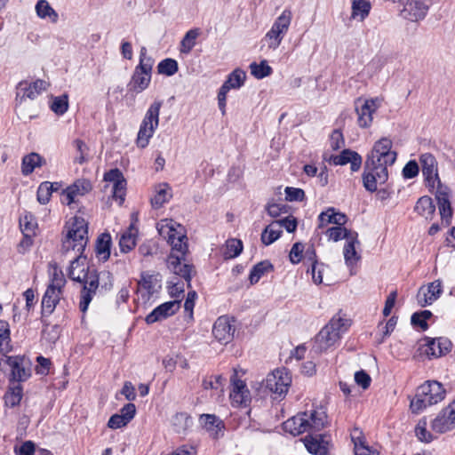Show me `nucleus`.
I'll list each match as a JSON object with an SVG mask.
<instances>
[{"mask_svg": "<svg viewBox=\"0 0 455 455\" xmlns=\"http://www.w3.org/2000/svg\"><path fill=\"white\" fill-rule=\"evenodd\" d=\"M431 428L436 433H445L455 428V421L448 413L447 408H443L439 414L433 419Z\"/></svg>", "mask_w": 455, "mask_h": 455, "instance_id": "7c9ffc66", "label": "nucleus"}, {"mask_svg": "<svg viewBox=\"0 0 455 455\" xmlns=\"http://www.w3.org/2000/svg\"><path fill=\"white\" fill-rule=\"evenodd\" d=\"M332 162L335 165H345L349 163L351 171L356 172L362 165V156L355 151L344 149L339 156H333Z\"/></svg>", "mask_w": 455, "mask_h": 455, "instance_id": "c85d7f7f", "label": "nucleus"}, {"mask_svg": "<svg viewBox=\"0 0 455 455\" xmlns=\"http://www.w3.org/2000/svg\"><path fill=\"white\" fill-rule=\"evenodd\" d=\"M178 62L173 59H164L157 65L159 74L168 76H173L178 71Z\"/></svg>", "mask_w": 455, "mask_h": 455, "instance_id": "3c124183", "label": "nucleus"}, {"mask_svg": "<svg viewBox=\"0 0 455 455\" xmlns=\"http://www.w3.org/2000/svg\"><path fill=\"white\" fill-rule=\"evenodd\" d=\"M351 235L352 236L347 237L343 249L345 262L348 267H353L361 259V256L356 251V246L360 244L358 240V234L355 233Z\"/></svg>", "mask_w": 455, "mask_h": 455, "instance_id": "cd10ccee", "label": "nucleus"}, {"mask_svg": "<svg viewBox=\"0 0 455 455\" xmlns=\"http://www.w3.org/2000/svg\"><path fill=\"white\" fill-rule=\"evenodd\" d=\"M48 83L42 79L34 82L20 81L16 86L15 106H20L26 100H35L47 90Z\"/></svg>", "mask_w": 455, "mask_h": 455, "instance_id": "4468645a", "label": "nucleus"}, {"mask_svg": "<svg viewBox=\"0 0 455 455\" xmlns=\"http://www.w3.org/2000/svg\"><path fill=\"white\" fill-rule=\"evenodd\" d=\"M435 199L439 209V213L443 222L449 226L452 218V208L449 200V188L444 186L436 189Z\"/></svg>", "mask_w": 455, "mask_h": 455, "instance_id": "393cba45", "label": "nucleus"}, {"mask_svg": "<svg viewBox=\"0 0 455 455\" xmlns=\"http://www.w3.org/2000/svg\"><path fill=\"white\" fill-rule=\"evenodd\" d=\"M292 20L291 11L284 9L275 20L270 29L264 36L267 45L271 50H276L287 34Z\"/></svg>", "mask_w": 455, "mask_h": 455, "instance_id": "1a4fd4ad", "label": "nucleus"}, {"mask_svg": "<svg viewBox=\"0 0 455 455\" xmlns=\"http://www.w3.org/2000/svg\"><path fill=\"white\" fill-rule=\"evenodd\" d=\"M356 432L357 430L355 429L354 434H352L355 455H379V452L376 450H372L369 446L365 445L363 438L355 435Z\"/></svg>", "mask_w": 455, "mask_h": 455, "instance_id": "49530a36", "label": "nucleus"}, {"mask_svg": "<svg viewBox=\"0 0 455 455\" xmlns=\"http://www.w3.org/2000/svg\"><path fill=\"white\" fill-rule=\"evenodd\" d=\"M187 236L184 234L178 233L172 228L168 233V242L172 245V252L167 258V267L176 275L186 280L189 284L193 267L186 263L185 256L188 252Z\"/></svg>", "mask_w": 455, "mask_h": 455, "instance_id": "f03ea898", "label": "nucleus"}, {"mask_svg": "<svg viewBox=\"0 0 455 455\" xmlns=\"http://www.w3.org/2000/svg\"><path fill=\"white\" fill-rule=\"evenodd\" d=\"M180 302L172 300L164 302L153 309L145 318L148 324H153L174 315L180 310Z\"/></svg>", "mask_w": 455, "mask_h": 455, "instance_id": "412c9836", "label": "nucleus"}, {"mask_svg": "<svg viewBox=\"0 0 455 455\" xmlns=\"http://www.w3.org/2000/svg\"><path fill=\"white\" fill-rule=\"evenodd\" d=\"M128 423L129 421L127 419H124L122 415L116 413L109 418L108 427L111 429H117L125 427Z\"/></svg>", "mask_w": 455, "mask_h": 455, "instance_id": "69168bd1", "label": "nucleus"}, {"mask_svg": "<svg viewBox=\"0 0 455 455\" xmlns=\"http://www.w3.org/2000/svg\"><path fill=\"white\" fill-rule=\"evenodd\" d=\"M356 233L355 231L347 230L345 228H342L339 225H337L336 227H332L327 229L326 235L330 240H332L334 242H338L341 239L347 240L348 236H351L350 235Z\"/></svg>", "mask_w": 455, "mask_h": 455, "instance_id": "8fccbe9b", "label": "nucleus"}, {"mask_svg": "<svg viewBox=\"0 0 455 455\" xmlns=\"http://www.w3.org/2000/svg\"><path fill=\"white\" fill-rule=\"evenodd\" d=\"M36 227V223L31 218L28 220V216H25L24 219L20 220V229L24 236L28 240L35 235Z\"/></svg>", "mask_w": 455, "mask_h": 455, "instance_id": "4d7b16f0", "label": "nucleus"}, {"mask_svg": "<svg viewBox=\"0 0 455 455\" xmlns=\"http://www.w3.org/2000/svg\"><path fill=\"white\" fill-rule=\"evenodd\" d=\"M231 383L232 390L229 397L232 405L235 407L246 406L251 401V396L245 382L238 379L236 373H235L231 378Z\"/></svg>", "mask_w": 455, "mask_h": 455, "instance_id": "4be33fe9", "label": "nucleus"}, {"mask_svg": "<svg viewBox=\"0 0 455 455\" xmlns=\"http://www.w3.org/2000/svg\"><path fill=\"white\" fill-rule=\"evenodd\" d=\"M446 395L443 384L437 380H427L416 390L410 407L414 413H419L428 406L442 402Z\"/></svg>", "mask_w": 455, "mask_h": 455, "instance_id": "39448f33", "label": "nucleus"}, {"mask_svg": "<svg viewBox=\"0 0 455 455\" xmlns=\"http://www.w3.org/2000/svg\"><path fill=\"white\" fill-rule=\"evenodd\" d=\"M327 415L324 411L313 410L310 412L298 413L283 422L285 432L296 436L306 432H318L326 424Z\"/></svg>", "mask_w": 455, "mask_h": 455, "instance_id": "20e7f679", "label": "nucleus"}, {"mask_svg": "<svg viewBox=\"0 0 455 455\" xmlns=\"http://www.w3.org/2000/svg\"><path fill=\"white\" fill-rule=\"evenodd\" d=\"M272 269L273 265L267 260L260 261L256 264L250 272L249 280L251 284L258 283L265 273Z\"/></svg>", "mask_w": 455, "mask_h": 455, "instance_id": "c03bdc74", "label": "nucleus"}, {"mask_svg": "<svg viewBox=\"0 0 455 455\" xmlns=\"http://www.w3.org/2000/svg\"><path fill=\"white\" fill-rule=\"evenodd\" d=\"M52 186L50 185L49 181L42 182L38 188L36 193L37 201L41 204H46L52 196L51 189Z\"/></svg>", "mask_w": 455, "mask_h": 455, "instance_id": "5fc2aeb1", "label": "nucleus"}, {"mask_svg": "<svg viewBox=\"0 0 455 455\" xmlns=\"http://www.w3.org/2000/svg\"><path fill=\"white\" fill-rule=\"evenodd\" d=\"M92 187L87 180H77L72 185L62 191L61 202L67 205L76 203V198L79 196H84L92 190Z\"/></svg>", "mask_w": 455, "mask_h": 455, "instance_id": "b1692460", "label": "nucleus"}, {"mask_svg": "<svg viewBox=\"0 0 455 455\" xmlns=\"http://www.w3.org/2000/svg\"><path fill=\"white\" fill-rule=\"evenodd\" d=\"M291 383L289 372L285 369H277L267 376L265 387L271 393L281 396L287 393Z\"/></svg>", "mask_w": 455, "mask_h": 455, "instance_id": "dca6fc26", "label": "nucleus"}, {"mask_svg": "<svg viewBox=\"0 0 455 455\" xmlns=\"http://www.w3.org/2000/svg\"><path fill=\"white\" fill-rule=\"evenodd\" d=\"M172 197V189L167 184H160L156 190V195L151 198V204L153 208L158 209L164 205Z\"/></svg>", "mask_w": 455, "mask_h": 455, "instance_id": "58836bf2", "label": "nucleus"}, {"mask_svg": "<svg viewBox=\"0 0 455 455\" xmlns=\"http://www.w3.org/2000/svg\"><path fill=\"white\" fill-rule=\"evenodd\" d=\"M362 179L364 188L371 193L375 192L379 185L387 180V168L365 162Z\"/></svg>", "mask_w": 455, "mask_h": 455, "instance_id": "f8f14e48", "label": "nucleus"}, {"mask_svg": "<svg viewBox=\"0 0 455 455\" xmlns=\"http://www.w3.org/2000/svg\"><path fill=\"white\" fill-rule=\"evenodd\" d=\"M331 148L333 150L341 148L344 145L343 134L339 130H334L330 138Z\"/></svg>", "mask_w": 455, "mask_h": 455, "instance_id": "338daca9", "label": "nucleus"}, {"mask_svg": "<svg viewBox=\"0 0 455 455\" xmlns=\"http://www.w3.org/2000/svg\"><path fill=\"white\" fill-rule=\"evenodd\" d=\"M442 293V285L439 280H436L427 286L426 290L421 288L418 294V300L421 306L431 305Z\"/></svg>", "mask_w": 455, "mask_h": 455, "instance_id": "c756f323", "label": "nucleus"}, {"mask_svg": "<svg viewBox=\"0 0 455 455\" xmlns=\"http://www.w3.org/2000/svg\"><path fill=\"white\" fill-rule=\"evenodd\" d=\"M138 229L133 224L121 235L119 239L120 251L127 253L134 249L137 243Z\"/></svg>", "mask_w": 455, "mask_h": 455, "instance_id": "72a5a7b5", "label": "nucleus"}, {"mask_svg": "<svg viewBox=\"0 0 455 455\" xmlns=\"http://www.w3.org/2000/svg\"><path fill=\"white\" fill-rule=\"evenodd\" d=\"M246 73L241 68H235L228 76L227 80L220 88V90L228 92L230 90L240 89L245 82Z\"/></svg>", "mask_w": 455, "mask_h": 455, "instance_id": "473e14b6", "label": "nucleus"}, {"mask_svg": "<svg viewBox=\"0 0 455 455\" xmlns=\"http://www.w3.org/2000/svg\"><path fill=\"white\" fill-rule=\"evenodd\" d=\"M415 434L421 442L430 443L433 440L432 434L427 429V421L420 420L415 427Z\"/></svg>", "mask_w": 455, "mask_h": 455, "instance_id": "6e6d98bb", "label": "nucleus"}, {"mask_svg": "<svg viewBox=\"0 0 455 455\" xmlns=\"http://www.w3.org/2000/svg\"><path fill=\"white\" fill-rule=\"evenodd\" d=\"M153 65L154 60L148 55L147 48L141 47L139 64L135 67L129 83L130 91L140 93L149 86Z\"/></svg>", "mask_w": 455, "mask_h": 455, "instance_id": "0eeeda50", "label": "nucleus"}, {"mask_svg": "<svg viewBox=\"0 0 455 455\" xmlns=\"http://www.w3.org/2000/svg\"><path fill=\"white\" fill-rule=\"evenodd\" d=\"M414 212L426 220L430 221L435 213V204L430 196H423L416 202Z\"/></svg>", "mask_w": 455, "mask_h": 455, "instance_id": "2f4dec72", "label": "nucleus"}, {"mask_svg": "<svg viewBox=\"0 0 455 455\" xmlns=\"http://www.w3.org/2000/svg\"><path fill=\"white\" fill-rule=\"evenodd\" d=\"M68 100L67 95L55 97L52 102L51 109L57 115L61 116L68 111Z\"/></svg>", "mask_w": 455, "mask_h": 455, "instance_id": "603ef678", "label": "nucleus"}, {"mask_svg": "<svg viewBox=\"0 0 455 455\" xmlns=\"http://www.w3.org/2000/svg\"><path fill=\"white\" fill-rule=\"evenodd\" d=\"M318 220L319 228H322L329 223L342 226L346 223L347 217L343 213L336 212L334 208H329L326 212L320 213Z\"/></svg>", "mask_w": 455, "mask_h": 455, "instance_id": "e433bc0d", "label": "nucleus"}, {"mask_svg": "<svg viewBox=\"0 0 455 455\" xmlns=\"http://www.w3.org/2000/svg\"><path fill=\"white\" fill-rule=\"evenodd\" d=\"M381 100L372 98L367 100L358 99L355 101V111L357 113V124L361 128H368L373 121V114L380 107Z\"/></svg>", "mask_w": 455, "mask_h": 455, "instance_id": "2eb2a0df", "label": "nucleus"}, {"mask_svg": "<svg viewBox=\"0 0 455 455\" xmlns=\"http://www.w3.org/2000/svg\"><path fill=\"white\" fill-rule=\"evenodd\" d=\"M104 180L113 183L112 196L115 200H118V204L121 205L126 194V180L123 172L117 168L111 169L104 174Z\"/></svg>", "mask_w": 455, "mask_h": 455, "instance_id": "6ab92c4d", "label": "nucleus"}, {"mask_svg": "<svg viewBox=\"0 0 455 455\" xmlns=\"http://www.w3.org/2000/svg\"><path fill=\"white\" fill-rule=\"evenodd\" d=\"M393 142L389 138L383 137L377 140L371 153L367 156L366 163H373L379 166H391L395 164L397 153L392 150Z\"/></svg>", "mask_w": 455, "mask_h": 455, "instance_id": "9d476101", "label": "nucleus"}, {"mask_svg": "<svg viewBox=\"0 0 455 455\" xmlns=\"http://www.w3.org/2000/svg\"><path fill=\"white\" fill-rule=\"evenodd\" d=\"M403 5L401 10V16L411 22H418L426 18L429 5L423 0H402Z\"/></svg>", "mask_w": 455, "mask_h": 455, "instance_id": "a211bd4d", "label": "nucleus"}, {"mask_svg": "<svg viewBox=\"0 0 455 455\" xmlns=\"http://www.w3.org/2000/svg\"><path fill=\"white\" fill-rule=\"evenodd\" d=\"M23 396V388L18 384L13 387H10L6 394L4 395L5 405L9 407H15L20 404Z\"/></svg>", "mask_w": 455, "mask_h": 455, "instance_id": "79ce46f5", "label": "nucleus"}, {"mask_svg": "<svg viewBox=\"0 0 455 455\" xmlns=\"http://www.w3.org/2000/svg\"><path fill=\"white\" fill-rule=\"evenodd\" d=\"M305 197V192L301 188L287 187L285 188V198L290 202H301Z\"/></svg>", "mask_w": 455, "mask_h": 455, "instance_id": "bf43d9fd", "label": "nucleus"}, {"mask_svg": "<svg viewBox=\"0 0 455 455\" xmlns=\"http://www.w3.org/2000/svg\"><path fill=\"white\" fill-rule=\"evenodd\" d=\"M250 69L251 75L257 79H262L270 76L272 73V68L267 64L266 60H262L259 64L256 62L251 63Z\"/></svg>", "mask_w": 455, "mask_h": 455, "instance_id": "de8ad7c7", "label": "nucleus"}, {"mask_svg": "<svg viewBox=\"0 0 455 455\" xmlns=\"http://www.w3.org/2000/svg\"><path fill=\"white\" fill-rule=\"evenodd\" d=\"M88 225L82 217L75 216L68 225L66 237L62 241V251L72 259L68 269L70 279L84 283L81 291L79 308L85 313L99 287V275L96 270L86 267V257L83 256L88 242Z\"/></svg>", "mask_w": 455, "mask_h": 455, "instance_id": "f257e3e1", "label": "nucleus"}, {"mask_svg": "<svg viewBox=\"0 0 455 455\" xmlns=\"http://www.w3.org/2000/svg\"><path fill=\"white\" fill-rule=\"evenodd\" d=\"M36 15L43 20L48 19L52 23H57L59 20V14L51 6L47 0L37 1L36 6Z\"/></svg>", "mask_w": 455, "mask_h": 455, "instance_id": "4c0bfd02", "label": "nucleus"}, {"mask_svg": "<svg viewBox=\"0 0 455 455\" xmlns=\"http://www.w3.org/2000/svg\"><path fill=\"white\" fill-rule=\"evenodd\" d=\"M224 380L225 379L221 375L210 377L209 379H204L203 380V387L204 389H218L222 386Z\"/></svg>", "mask_w": 455, "mask_h": 455, "instance_id": "0e129e2a", "label": "nucleus"}, {"mask_svg": "<svg viewBox=\"0 0 455 455\" xmlns=\"http://www.w3.org/2000/svg\"><path fill=\"white\" fill-rule=\"evenodd\" d=\"M371 3L369 0H352L351 19L363 21L370 14Z\"/></svg>", "mask_w": 455, "mask_h": 455, "instance_id": "f704fd0d", "label": "nucleus"}, {"mask_svg": "<svg viewBox=\"0 0 455 455\" xmlns=\"http://www.w3.org/2000/svg\"><path fill=\"white\" fill-rule=\"evenodd\" d=\"M5 363L11 369L10 381L24 382L31 376L30 363L25 356H6Z\"/></svg>", "mask_w": 455, "mask_h": 455, "instance_id": "f3484780", "label": "nucleus"}, {"mask_svg": "<svg viewBox=\"0 0 455 455\" xmlns=\"http://www.w3.org/2000/svg\"><path fill=\"white\" fill-rule=\"evenodd\" d=\"M355 381L359 387L365 390L371 386V378L365 371L361 370L355 373Z\"/></svg>", "mask_w": 455, "mask_h": 455, "instance_id": "052dcab7", "label": "nucleus"}, {"mask_svg": "<svg viewBox=\"0 0 455 455\" xmlns=\"http://www.w3.org/2000/svg\"><path fill=\"white\" fill-rule=\"evenodd\" d=\"M303 442L308 452L315 455H327L330 439L326 435L310 434L303 439Z\"/></svg>", "mask_w": 455, "mask_h": 455, "instance_id": "a878e982", "label": "nucleus"}, {"mask_svg": "<svg viewBox=\"0 0 455 455\" xmlns=\"http://www.w3.org/2000/svg\"><path fill=\"white\" fill-rule=\"evenodd\" d=\"M419 164L426 185L429 189H438L441 187H444L439 177L438 163L432 154H421L419 156Z\"/></svg>", "mask_w": 455, "mask_h": 455, "instance_id": "ddd939ff", "label": "nucleus"}, {"mask_svg": "<svg viewBox=\"0 0 455 455\" xmlns=\"http://www.w3.org/2000/svg\"><path fill=\"white\" fill-rule=\"evenodd\" d=\"M199 421L212 438L219 439L224 435L225 425L216 415L202 414Z\"/></svg>", "mask_w": 455, "mask_h": 455, "instance_id": "bb28decb", "label": "nucleus"}, {"mask_svg": "<svg viewBox=\"0 0 455 455\" xmlns=\"http://www.w3.org/2000/svg\"><path fill=\"white\" fill-rule=\"evenodd\" d=\"M351 325L350 319L341 312L334 315L330 322L319 331L315 339V352L326 351L335 346Z\"/></svg>", "mask_w": 455, "mask_h": 455, "instance_id": "7ed1b4c3", "label": "nucleus"}, {"mask_svg": "<svg viewBox=\"0 0 455 455\" xmlns=\"http://www.w3.org/2000/svg\"><path fill=\"white\" fill-rule=\"evenodd\" d=\"M168 292L173 300H178L180 303L184 294L183 282L174 280L170 281L168 285Z\"/></svg>", "mask_w": 455, "mask_h": 455, "instance_id": "864d4df0", "label": "nucleus"}, {"mask_svg": "<svg viewBox=\"0 0 455 455\" xmlns=\"http://www.w3.org/2000/svg\"><path fill=\"white\" fill-rule=\"evenodd\" d=\"M111 244L112 239L108 233H103L98 237L95 251L100 260L107 261L108 259L110 256Z\"/></svg>", "mask_w": 455, "mask_h": 455, "instance_id": "c9c22d12", "label": "nucleus"}, {"mask_svg": "<svg viewBox=\"0 0 455 455\" xmlns=\"http://www.w3.org/2000/svg\"><path fill=\"white\" fill-rule=\"evenodd\" d=\"M41 156L36 153L25 156L21 164L22 174L25 176L31 174L36 167L41 165Z\"/></svg>", "mask_w": 455, "mask_h": 455, "instance_id": "a19ab883", "label": "nucleus"}, {"mask_svg": "<svg viewBox=\"0 0 455 455\" xmlns=\"http://www.w3.org/2000/svg\"><path fill=\"white\" fill-rule=\"evenodd\" d=\"M452 344L446 338H426L423 352L430 358H437L448 354L451 349Z\"/></svg>", "mask_w": 455, "mask_h": 455, "instance_id": "5701e85b", "label": "nucleus"}, {"mask_svg": "<svg viewBox=\"0 0 455 455\" xmlns=\"http://www.w3.org/2000/svg\"><path fill=\"white\" fill-rule=\"evenodd\" d=\"M304 245L301 243H295L290 251V260L292 264H299L302 259Z\"/></svg>", "mask_w": 455, "mask_h": 455, "instance_id": "680f3d73", "label": "nucleus"}, {"mask_svg": "<svg viewBox=\"0 0 455 455\" xmlns=\"http://www.w3.org/2000/svg\"><path fill=\"white\" fill-rule=\"evenodd\" d=\"M288 206L283 203H268L267 205V214L273 218L279 217L287 212Z\"/></svg>", "mask_w": 455, "mask_h": 455, "instance_id": "13d9d810", "label": "nucleus"}, {"mask_svg": "<svg viewBox=\"0 0 455 455\" xmlns=\"http://www.w3.org/2000/svg\"><path fill=\"white\" fill-rule=\"evenodd\" d=\"M51 279L42 299V317L49 316L60 302L66 279L61 270L53 267L50 272Z\"/></svg>", "mask_w": 455, "mask_h": 455, "instance_id": "423d86ee", "label": "nucleus"}, {"mask_svg": "<svg viewBox=\"0 0 455 455\" xmlns=\"http://www.w3.org/2000/svg\"><path fill=\"white\" fill-rule=\"evenodd\" d=\"M163 102L154 101L148 108L138 132L136 144L140 148H145L153 137L159 124V115Z\"/></svg>", "mask_w": 455, "mask_h": 455, "instance_id": "6e6552de", "label": "nucleus"}, {"mask_svg": "<svg viewBox=\"0 0 455 455\" xmlns=\"http://www.w3.org/2000/svg\"><path fill=\"white\" fill-rule=\"evenodd\" d=\"M139 300L144 305L151 304L162 290V278L159 274L142 273L138 282Z\"/></svg>", "mask_w": 455, "mask_h": 455, "instance_id": "9b49d317", "label": "nucleus"}, {"mask_svg": "<svg viewBox=\"0 0 455 455\" xmlns=\"http://www.w3.org/2000/svg\"><path fill=\"white\" fill-rule=\"evenodd\" d=\"M235 320L230 319L228 316H220L213 324L212 334L214 338L222 344L229 343L235 333V327L232 323Z\"/></svg>", "mask_w": 455, "mask_h": 455, "instance_id": "aec40b11", "label": "nucleus"}, {"mask_svg": "<svg viewBox=\"0 0 455 455\" xmlns=\"http://www.w3.org/2000/svg\"><path fill=\"white\" fill-rule=\"evenodd\" d=\"M282 229L278 222H271L261 234V242L265 245H270L275 242L281 235Z\"/></svg>", "mask_w": 455, "mask_h": 455, "instance_id": "ea45409f", "label": "nucleus"}, {"mask_svg": "<svg viewBox=\"0 0 455 455\" xmlns=\"http://www.w3.org/2000/svg\"><path fill=\"white\" fill-rule=\"evenodd\" d=\"M174 430L179 433H185L193 424L192 418L186 412L177 413L172 419Z\"/></svg>", "mask_w": 455, "mask_h": 455, "instance_id": "37998d69", "label": "nucleus"}, {"mask_svg": "<svg viewBox=\"0 0 455 455\" xmlns=\"http://www.w3.org/2000/svg\"><path fill=\"white\" fill-rule=\"evenodd\" d=\"M199 36L198 29H190L188 30L185 36H183L180 42V52L182 53H189L193 47L196 45V41L197 36Z\"/></svg>", "mask_w": 455, "mask_h": 455, "instance_id": "a18cd8bd", "label": "nucleus"}, {"mask_svg": "<svg viewBox=\"0 0 455 455\" xmlns=\"http://www.w3.org/2000/svg\"><path fill=\"white\" fill-rule=\"evenodd\" d=\"M419 166L414 160L409 161L403 169V176L405 179H413L418 176Z\"/></svg>", "mask_w": 455, "mask_h": 455, "instance_id": "e2e57ef3", "label": "nucleus"}, {"mask_svg": "<svg viewBox=\"0 0 455 455\" xmlns=\"http://www.w3.org/2000/svg\"><path fill=\"white\" fill-rule=\"evenodd\" d=\"M280 225V228H284L287 232L292 233L297 228V220L294 217L289 216L279 220H275Z\"/></svg>", "mask_w": 455, "mask_h": 455, "instance_id": "774afa93", "label": "nucleus"}, {"mask_svg": "<svg viewBox=\"0 0 455 455\" xmlns=\"http://www.w3.org/2000/svg\"><path fill=\"white\" fill-rule=\"evenodd\" d=\"M243 251V243L238 239H229L226 243L223 252L225 259H234L240 255Z\"/></svg>", "mask_w": 455, "mask_h": 455, "instance_id": "09e8293b", "label": "nucleus"}]
</instances>
